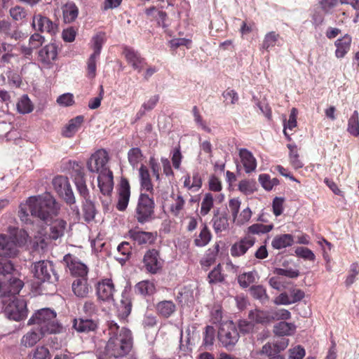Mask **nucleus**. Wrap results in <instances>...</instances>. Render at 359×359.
<instances>
[{"instance_id": "obj_1", "label": "nucleus", "mask_w": 359, "mask_h": 359, "mask_svg": "<svg viewBox=\"0 0 359 359\" xmlns=\"http://www.w3.org/2000/svg\"><path fill=\"white\" fill-rule=\"evenodd\" d=\"M8 233V236L0 233V275L11 276L0 280V295L3 299L11 300L20 292L24 283L15 276L16 272L9 259L18 255V247L27 244L30 237L25 230L15 227H9Z\"/></svg>"}, {"instance_id": "obj_2", "label": "nucleus", "mask_w": 359, "mask_h": 359, "mask_svg": "<svg viewBox=\"0 0 359 359\" xmlns=\"http://www.w3.org/2000/svg\"><path fill=\"white\" fill-rule=\"evenodd\" d=\"M60 205L50 194L29 197L19 206L18 216L25 223H32V218L36 217L46 223L50 222L49 238L53 240L64 235L67 223L64 219L54 217L58 215Z\"/></svg>"}, {"instance_id": "obj_3", "label": "nucleus", "mask_w": 359, "mask_h": 359, "mask_svg": "<svg viewBox=\"0 0 359 359\" xmlns=\"http://www.w3.org/2000/svg\"><path fill=\"white\" fill-rule=\"evenodd\" d=\"M109 156L104 149H99L93 153L87 161V168L93 173L97 174V184L100 192L107 196L111 194L114 188L113 173L107 163Z\"/></svg>"}, {"instance_id": "obj_4", "label": "nucleus", "mask_w": 359, "mask_h": 359, "mask_svg": "<svg viewBox=\"0 0 359 359\" xmlns=\"http://www.w3.org/2000/svg\"><path fill=\"white\" fill-rule=\"evenodd\" d=\"M109 339L105 353L109 358H119L126 355L132 346V335L129 330L119 326L114 321L108 324Z\"/></svg>"}, {"instance_id": "obj_5", "label": "nucleus", "mask_w": 359, "mask_h": 359, "mask_svg": "<svg viewBox=\"0 0 359 359\" xmlns=\"http://www.w3.org/2000/svg\"><path fill=\"white\" fill-rule=\"evenodd\" d=\"M28 324L36 325L41 334L59 333L62 328L56 320V313L49 309L39 310L29 320Z\"/></svg>"}, {"instance_id": "obj_6", "label": "nucleus", "mask_w": 359, "mask_h": 359, "mask_svg": "<svg viewBox=\"0 0 359 359\" xmlns=\"http://www.w3.org/2000/svg\"><path fill=\"white\" fill-rule=\"evenodd\" d=\"M31 271L38 283H53L58 280L53 263L48 260H41L32 264Z\"/></svg>"}, {"instance_id": "obj_7", "label": "nucleus", "mask_w": 359, "mask_h": 359, "mask_svg": "<svg viewBox=\"0 0 359 359\" xmlns=\"http://www.w3.org/2000/svg\"><path fill=\"white\" fill-rule=\"evenodd\" d=\"M4 313L8 318L15 321L25 319L27 316V302L22 298H11L2 300Z\"/></svg>"}, {"instance_id": "obj_8", "label": "nucleus", "mask_w": 359, "mask_h": 359, "mask_svg": "<svg viewBox=\"0 0 359 359\" xmlns=\"http://www.w3.org/2000/svg\"><path fill=\"white\" fill-rule=\"evenodd\" d=\"M218 339L222 346L228 349L234 346L239 339L236 325L232 321L221 323L218 330Z\"/></svg>"}, {"instance_id": "obj_9", "label": "nucleus", "mask_w": 359, "mask_h": 359, "mask_svg": "<svg viewBox=\"0 0 359 359\" xmlns=\"http://www.w3.org/2000/svg\"><path fill=\"white\" fill-rule=\"evenodd\" d=\"M53 186L55 191L67 203L72 205L75 203V197L67 177L62 175L56 176L53 180Z\"/></svg>"}, {"instance_id": "obj_10", "label": "nucleus", "mask_w": 359, "mask_h": 359, "mask_svg": "<svg viewBox=\"0 0 359 359\" xmlns=\"http://www.w3.org/2000/svg\"><path fill=\"white\" fill-rule=\"evenodd\" d=\"M154 202L148 195L142 194L136 209L137 219L140 223L147 222L153 215Z\"/></svg>"}, {"instance_id": "obj_11", "label": "nucleus", "mask_w": 359, "mask_h": 359, "mask_svg": "<svg viewBox=\"0 0 359 359\" xmlns=\"http://www.w3.org/2000/svg\"><path fill=\"white\" fill-rule=\"evenodd\" d=\"M57 56V48L55 43H48L43 46L38 53V62L42 68L50 69Z\"/></svg>"}, {"instance_id": "obj_12", "label": "nucleus", "mask_w": 359, "mask_h": 359, "mask_svg": "<svg viewBox=\"0 0 359 359\" xmlns=\"http://www.w3.org/2000/svg\"><path fill=\"white\" fill-rule=\"evenodd\" d=\"M32 27L39 32L54 35L57 32V25L49 18L41 14H34L32 22Z\"/></svg>"}, {"instance_id": "obj_13", "label": "nucleus", "mask_w": 359, "mask_h": 359, "mask_svg": "<svg viewBox=\"0 0 359 359\" xmlns=\"http://www.w3.org/2000/svg\"><path fill=\"white\" fill-rule=\"evenodd\" d=\"M114 285L110 278H104L98 282L97 294L100 299L104 302H111L114 300Z\"/></svg>"}, {"instance_id": "obj_14", "label": "nucleus", "mask_w": 359, "mask_h": 359, "mask_svg": "<svg viewBox=\"0 0 359 359\" xmlns=\"http://www.w3.org/2000/svg\"><path fill=\"white\" fill-rule=\"evenodd\" d=\"M255 243V238L253 236H245L231 245L230 249L231 255L234 257L244 255L254 245Z\"/></svg>"}, {"instance_id": "obj_15", "label": "nucleus", "mask_w": 359, "mask_h": 359, "mask_svg": "<svg viewBox=\"0 0 359 359\" xmlns=\"http://www.w3.org/2000/svg\"><path fill=\"white\" fill-rule=\"evenodd\" d=\"M144 264L146 269L151 273H156L162 267L163 262L159 257L158 251L151 250L144 256Z\"/></svg>"}, {"instance_id": "obj_16", "label": "nucleus", "mask_w": 359, "mask_h": 359, "mask_svg": "<svg viewBox=\"0 0 359 359\" xmlns=\"http://www.w3.org/2000/svg\"><path fill=\"white\" fill-rule=\"evenodd\" d=\"M130 196V187L128 181L122 178L118 188V197L116 208L120 211L126 209Z\"/></svg>"}, {"instance_id": "obj_17", "label": "nucleus", "mask_w": 359, "mask_h": 359, "mask_svg": "<svg viewBox=\"0 0 359 359\" xmlns=\"http://www.w3.org/2000/svg\"><path fill=\"white\" fill-rule=\"evenodd\" d=\"M0 32L6 37L15 40L25 38V34L16 25H13L8 20H0Z\"/></svg>"}, {"instance_id": "obj_18", "label": "nucleus", "mask_w": 359, "mask_h": 359, "mask_svg": "<svg viewBox=\"0 0 359 359\" xmlns=\"http://www.w3.org/2000/svg\"><path fill=\"white\" fill-rule=\"evenodd\" d=\"M123 54L128 63L131 65L135 70L140 72L146 64L144 59L140 54L130 48H126L123 50Z\"/></svg>"}, {"instance_id": "obj_19", "label": "nucleus", "mask_w": 359, "mask_h": 359, "mask_svg": "<svg viewBox=\"0 0 359 359\" xmlns=\"http://www.w3.org/2000/svg\"><path fill=\"white\" fill-rule=\"evenodd\" d=\"M71 273L75 276L84 277L88 274V269L86 264L81 262L77 258L67 255L64 257Z\"/></svg>"}, {"instance_id": "obj_20", "label": "nucleus", "mask_w": 359, "mask_h": 359, "mask_svg": "<svg viewBox=\"0 0 359 359\" xmlns=\"http://www.w3.org/2000/svg\"><path fill=\"white\" fill-rule=\"evenodd\" d=\"M239 156L247 173L254 172L257 168V161L253 154L246 149L239 150Z\"/></svg>"}, {"instance_id": "obj_21", "label": "nucleus", "mask_w": 359, "mask_h": 359, "mask_svg": "<svg viewBox=\"0 0 359 359\" xmlns=\"http://www.w3.org/2000/svg\"><path fill=\"white\" fill-rule=\"evenodd\" d=\"M248 318L257 324L267 325L272 322L271 311L254 309L249 312Z\"/></svg>"}, {"instance_id": "obj_22", "label": "nucleus", "mask_w": 359, "mask_h": 359, "mask_svg": "<svg viewBox=\"0 0 359 359\" xmlns=\"http://www.w3.org/2000/svg\"><path fill=\"white\" fill-rule=\"evenodd\" d=\"M128 234L139 245L151 244L155 239V236L152 233L140 231L137 229L130 230Z\"/></svg>"}, {"instance_id": "obj_23", "label": "nucleus", "mask_w": 359, "mask_h": 359, "mask_svg": "<svg viewBox=\"0 0 359 359\" xmlns=\"http://www.w3.org/2000/svg\"><path fill=\"white\" fill-rule=\"evenodd\" d=\"M97 323L92 320L83 318H75L73 321V327L78 332H89L97 328Z\"/></svg>"}, {"instance_id": "obj_24", "label": "nucleus", "mask_w": 359, "mask_h": 359, "mask_svg": "<svg viewBox=\"0 0 359 359\" xmlns=\"http://www.w3.org/2000/svg\"><path fill=\"white\" fill-rule=\"evenodd\" d=\"M212 222L213 229L217 233L226 231L229 228L227 215L224 213H219V210L215 212Z\"/></svg>"}, {"instance_id": "obj_25", "label": "nucleus", "mask_w": 359, "mask_h": 359, "mask_svg": "<svg viewBox=\"0 0 359 359\" xmlns=\"http://www.w3.org/2000/svg\"><path fill=\"white\" fill-rule=\"evenodd\" d=\"M83 121V117L82 116H78L71 119L62 130L63 136L66 137H73L81 128Z\"/></svg>"}, {"instance_id": "obj_26", "label": "nucleus", "mask_w": 359, "mask_h": 359, "mask_svg": "<svg viewBox=\"0 0 359 359\" xmlns=\"http://www.w3.org/2000/svg\"><path fill=\"white\" fill-rule=\"evenodd\" d=\"M172 203L170 205V213L175 217H179L182 214L185 205V200L179 194L171 195Z\"/></svg>"}, {"instance_id": "obj_27", "label": "nucleus", "mask_w": 359, "mask_h": 359, "mask_svg": "<svg viewBox=\"0 0 359 359\" xmlns=\"http://www.w3.org/2000/svg\"><path fill=\"white\" fill-rule=\"evenodd\" d=\"M351 43V37L348 35H345L341 39H339L335 42L337 47L335 55L338 58H341L348 52Z\"/></svg>"}, {"instance_id": "obj_28", "label": "nucleus", "mask_w": 359, "mask_h": 359, "mask_svg": "<svg viewBox=\"0 0 359 359\" xmlns=\"http://www.w3.org/2000/svg\"><path fill=\"white\" fill-rule=\"evenodd\" d=\"M293 243V236L285 233L276 236L271 242V245L274 249L280 250L291 246Z\"/></svg>"}, {"instance_id": "obj_29", "label": "nucleus", "mask_w": 359, "mask_h": 359, "mask_svg": "<svg viewBox=\"0 0 359 359\" xmlns=\"http://www.w3.org/2000/svg\"><path fill=\"white\" fill-rule=\"evenodd\" d=\"M297 109L296 108H292L290 111L288 120H286L285 118L283 120V133L288 140H290V134L288 131H292L297 126Z\"/></svg>"}, {"instance_id": "obj_30", "label": "nucleus", "mask_w": 359, "mask_h": 359, "mask_svg": "<svg viewBox=\"0 0 359 359\" xmlns=\"http://www.w3.org/2000/svg\"><path fill=\"white\" fill-rule=\"evenodd\" d=\"M158 315L163 318H169L176 310L175 304L172 301L165 300L158 302L156 306Z\"/></svg>"}, {"instance_id": "obj_31", "label": "nucleus", "mask_w": 359, "mask_h": 359, "mask_svg": "<svg viewBox=\"0 0 359 359\" xmlns=\"http://www.w3.org/2000/svg\"><path fill=\"white\" fill-rule=\"evenodd\" d=\"M16 109L20 114H27L33 111L34 106L27 95L21 96L17 103Z\"/></svg>"}, {"instance_id": "obj_32", "label": "nucleus", "mask_w": 359, "mask_h": 359, "mask_svg": "<svg viewBox=\"0 0 359 359\" xmlns=\"http://www.w3.org/2000/svg\"><path fill=\"white\" fill-rule=\"evenodd\" d=\"M212 239V234L209 229L206 225H203L200 232L194 238V244L197 247H205L206 246Z\"/></svg>"}, {"instance_id": "obj_33", "label": "nucleus", "mask_w": 359, "mask_h": 359, "mask_svg": "<svg viewBox=\"0 0 359 359\" xmlns=\"http://www.w3.org/2000/svg\"><path fill=\"white\" fill-rule=\"evenodd\" d=\"M296 330V326L291 323L281 321L273 327V332L278 336L292 335Z\"/></svg>"}, {"instance_id": "obj_34", "label": "nucleus", "mask_w": 359, "mask_h": 359, "mask_svg": "<svg viewBox=\"0 0 359 359\" xmlns=\"http://www.w3.org/2000/svg\"><path fill=\"white\" fill-rule=\"evenodd\" d=\"M145 13L151 20H156L159 26L163 27L166 26L165 21L167 15L163 11H159L156 7L152 6L146 9Z\"/></svg>"}, {"instance_id": "obj_35", "label": "nucleus", "mask_w": 359, "mask_h": 359, "mask_svg": "<svg viewBox=\"0 0 359 359\" xmlns=\"http://www.w3.org/2000/svg\"><path fill=\"white\" fill-rule=\"evenodd\" d=\"M64 20L67 23L72 22L76 20L79 14V8L72 2L66 4L62 9Z\"/></svg>"}, {"instance_id": "obj_36", "label": "nucleus", "mask_w": 359, "mask_h": 359, "mask_svg": "<svg viewBox=\"0 0 359 359\" xmlns=\"http://www.w3.org/2000/svg\"><path fill=\"white\" fill-rule=\"evenodd\" d=\"M139 176L142 189L147 191H151L153 190V185L151 181L149 170L146 166H140L139 169Z\"/></svg>"}, {"instance_id": "obj_37", "label": "nucleus", "mask_w": 359, "mask_h": 359, "mask_svg": "<svg viewBox=\"0 0 359 359\" xmlns=\"http://www.w3.org/2000/svg\"><path fill=\"white\" fill-rule=\"evenodd\" d=\"M105 41V33L100 32L95 34L91 39V48L93 50V52L91 54L100 56L102 46Z\"/></svg>"}, {"instance_id": "obj_38", "label": "nucleus", "mask_w": 359, "mask_h": 359, "mask_svg": "<svg viewBox=\"0 0 359 359\" xmlns=\"http://www.w3.org/2000/svg\"><path fill=\"white\" fill-rule=\"evenodd\" d=\"M135 290L142 295H151L156 292V286L153 281L142 280L135 285Z\"/></svg>"}, {"instance_id": "obj_39", "label": "nucleus", "mask_w": 359, "mask_h": 359, "mask_svg": "<svg viewBox=\"0 0 359 359\" xmlns=\"http://www.w3.org/2000/svg\"><path fill=\"white\" fill-rule=\"evenodd\" d=\"M74 183L80 195L84 199L89 198V191L86 184L84 175L81 171L79 172L77 175L74 177Z\"/></svg>"}, {"instance_id": "obj_40", "label": "nucleus", "mask_w": 359, "mask_h": 359, "mask_svg": "<svg viewBox=\"0 0 359 359\" xmlns=\"http://www.w3.org/2000/svg\"><path fill=\"white\" fill-rule=\"evenodd\" d=\"M44 334H41V331L39 330V332L33 330L27 332L24 335L21 339V344L25 346L31 347L39 341L41 337Z\"/></svg>"}, {"instance_id": "obj_41", "label": "nucleus", "mask_w": 359, "mask_h": 359, "mask_svg": "<svg viewBox=\"0 0 359 359\" xmlns=\"http://www.w3.org/2000/svg\"><path fill=\"white\" fill-rule=\"evenodd\" d=\"M100 60V56L90 54L87 60L86 76L90 79H93L96 76L97 64Z\"/></svg>"}, {"instance_id": "obj_42", "label": "nucleus", "mask_w": 359, "mask_h": 359, "mask_svg": "<svg viewBox=\"0 0 359 359\" xmlns=\"http://www.w3.org/2000/svg\"><path fill=\"white\" fill-rule=\"evenodd\" d=\"M74 293L81 297H85L88 293L87 282L83 279H76L72 283Z\"/></svg>"}, {"instance_id": "obj_43", "label": "nucleus", "mask_w": 359, "mask_h": 359, "mask_svg": "<svg viewBox=\"0 0 359 359\" xmlns=\"http://www.w3.org/2000/svg\"><path fill=\"white\" fill-rule=\"evenodd\" d=\"M214 205V196L211 193H206L201 201L200 214L202 216L207 215Z\"/></svg>"}, {"instance_id": "obj_44", "label": "nucleus", "mask_w": 359, "mask_h": 359, "mask_svg": "<svg viewBox=\"0 0 359 359\" xmlns=\"http://www.w3.org/2000/svg\"><path fill=\"white\" fill-rule=\"evenodd\" d=\"M257 278L258 276L256 271H250L241 274L238 278V281L241 287L245 288L255 283Z\"/></svg>"}, {"instance_id": "obj_45", "label": "nucleus", "mask_w": 359, "mask_h": 359, "mask_svg": "<svg viewBox=\"0 0 359 359\" xmlns=\"http://www.w3.org/2000/svg\"><path fill=\"white\" fill-rule=\"evenodd\" d=\"M128 159L133 168H137L143 160L141 150L137 147L130 149L128 152Z\"/></svg>"}, {"instance_id": "obj_46", "label": "nucleus", "mask_w": 359, "mask_h": 359, "mask_svg": "<svg viewBox=\"0 0 359 359\" xmlns=\"http://www.w3.org/2000/svg\"><path fill=\"white\" fill-rule=\"evenodd\" d=\"M287 147L290 150L289 157L290 162L294 169H299L303 167V163L299 158L297 147L295 144H288Z\"/></svg>"}, {"instance_id": "obj_47", "label": "nucleus", "mask_w": 359, "mask_h": 359, "mask_svg": "<svg viewBox=\"0 0 359 359\" xmlns=\"http://www.w3.org/2000/svg\"><path fill=\"white\" fill-rule=\"evenodd\" d=\"M347 130L351 135L355 137L359 135V115L357 111H354L348 119Z\"/></svg>"}, {"instance_id": "obj_48", "label": "nucleus", "mask_w": 359, "mask_h": 359, "mask_svg": "<svg viewBox=\"0 0 359 359\" xmlns=\"http://www.w3.org/2000/svg\"><path fill=\"white\" fill-rule=\"evenodd\" d=\"M259 182L262 187L266 191L271 190L275 186L279 184L277 178H271L267 174H262L259 176Z\"/></svg>"}, {"instance_id": "obj_49", "label": "nucleus", "mask_w": 359, "mask_h": 359, "mask_svg": "<svg viewBox=\"0 0 359 359\" xmlns=\"http://www.w3.org/2000/svg\"><path fill=\"white\" fill-rule=\"evenodd\" d=\"M83 209L85 220L87 222L93 220L96 215V210L95 205L89 200V198L85 199Z\"/></svg>"}, {"instance_id": "obj_50", "label": "nucleus", "mask_w": 359, "mask_h": 359, "mask_svg": "<svg viewBox=\"0 0 359 359\" xmlns=\"http://www.w3.org/2000/svg\"><path fill=\"white\" fill-rule=\"evenodd\" d=\"M278 36V34L274 32L266 34L262 45V48L269 51L276 45Z\"/></svg>"}, {"instance_id": "obj_51", "label": "nucleus", "mask_w": 359, "mask_h": 359, "mask_svg": "<svg viewBox=\"0 0 359 359\" xmlns=\"http://www.w3.org/2000/svg\"><path fill=\"white\" fill-rule=\"evenodd\" d=\"M250 294L254 298L259 299L262 303H265L269 299L266 290L262 285L251 287Z\"/></svg>"}, {"instance_id": "obj_52", "label": "nucleus", "mask_w": 359, "mask_h": 359, "mask_svg": "<svg viewBox=\"0 0 359 359\" xmlns=\"http://www.w3.org/2000/svg\"><path fill=\"white\" fill-rule=\"evenodd\" d=\"M273 224L264 225L262 224H255L248 228V233L252 234L266 233L271 231Z\"/></svg>"}, {"instance_id": "obj_53", "label": "nucleus", "mask_w": 359, "mask_h": 359, "mask_svg": "<svg viewBox=\"0 0 359 359\" xmlns=\"http://www.w3.org/2000/svg\"><path fill=\"white\" fill-rule=\"evenodd\" d=\"M10 15L15 21H21L25 19L27 15L25 9L20 6L13 7L9 11Z\"/></svg>"}, {"instance_id": "obj_54", "label": "nucleus", "mask_w": 359, "mask_h": 359, "mask_svg": "<svg viewBox=\"0 0 359 359\" xmlns=\"http://www.w3.org/2000/svg\"><path fill=\"white\" fill-rule=\"evenodd\" d=\"M359 273V266L357 263H353L351 265L349 274L345 280L346 287L351 285L355 280L356 276Z\"/></svg>"}, {"instance_id": "obj_55", "label": "nucleus", "mask_w": 359, "mask_h": 359, "mask_svg": "<svg viewBox=\"0 0 359 359\" xmlns=\"http://www.w3.org/2000/svg\"><path fill=\"white\" fill-rule=\"evenodd\" d=\"M253 321H248L246 320H241L239 321L238 327L240 332L243 334H252L255 332V325Z\"/></svg>"}, {"instance_id": "obj_56", "label": "nucleus", "mask_w": 359, "mask_h": 359, "mask_svg": "<svg viewBox=\"0 0 359 359\" xmlns=\"http://www.w3.org/2000/svg\"><path fill=\"white\" fill-rule=\"evenodd\" d=\"M289 359H302L306 354L305 349L300 345L295 346L288 350Z\"/></svg>"}, {"instance_id": "obj_57", "label": "nucleus", "mask_w": 359, "mask_h": 359, "mask_svg": "<svg viewBox=\"0 0 359 359\" xmlns=\"http://www.w3.org/2000/svg\"><path fill=\"white\" fill-rule=\"evenodd\" d=\"M238 189L245 195L251 194L255 191V183L249 180H241L238 184Z\"/></svg>"}, {"instance_id": "obj_58", "label": "nucleus", "mask_w": 359, "mask_h": 359, "mask_svg": "<svg viewBox=\"0 0 359 359\" xmlns=\"http://www.w3.org/2000/svg\"><path fill=\"white\" fill-rule=\"evenodd\" d=\"M295 254L299 257L310 261H313L316 257L314 253L311 250L304 247L297 248L295 250Z\"/></svg>"}, {"instance_id": "obj_59", "label": "nucleus", "mask_w": 359, "mask_h": 359, "mask_svg": "<svg viewBox=\"0 0 359 359\" xmlns=\"http://www.w3.org/2000/svg\"><path fill=\"white\" fill-rule=\"evenodd\" d=\"M272 321L279 320H289L291 318L290 312L285 309L271 311Z\"/></svg>"}, {"instance_id": "obj_60", "label": "nucleus", "mask_w": 359, "mask_h": 359, "mask_svg": "<svg viewBox=\"0 0 359 359\" xmlns=\"http://www.w3.org/2000/svg\"><path fill=\"white\" fill-rule=\"evenodd\" d=\"M45 41V38L40 34L34 33L29 39V46L33 49L39 48Z\"/></svg>"}, {"instance_id": "obj_61", "label": "nucleus", "mask_w": 359, "mask_h": 359, "mask_svg": "<svg viewBox=\"0 0 359 359\" xmlns=\"http://www.w3.org/2000/svg\"><path fill=\"white\" fill-rule=\"evenodd\" d=\"M208 279L210 283L222 282L224 280L223 275L221 273V267L218 265L214 268L208 274Z\"/></svg>"}, {"instance_id": "obj_62", "label": "nucleus", "mask_w": 359, "mask_h": 359, "mask_svg": "<svg viewBox=\"0 0 359 359\" xmlns=\"http://www.w3.org/2000/svg\"><path fill=\"white\" fill-rule=\"evenodd\" d=\"M224 100L227 104H235L238 101V95L233 89L228 88L222 94Z\"/></svg>"}, {"instance_id": "obj_63", "label": "nucleus", "mask_w": 359, "mask_h": 359, "mask_svg": "<svg viewBox=\"0 0 359 359\" xmlns=\"http://www.w3.org/2000/svg\"><path fill=\"white\" fill-rule=\"evenodd\" d=\"M252 217V211L249 208H246L241 211L236 219H233L237 224L243 225L247 223Z\"/></svg>"}, {"instance_id": "obj_64", "label": "nucleus", "mask_w": 359, "mask_h": 359, "mask_svg": "<svg viewBox=\"0 0 359 359\" xmlns=\"http://www.w3.org/2000/svg\"><path fill=\"white\" fill-rule=\"evenodd\" d=\"M57 103L62 107L72 106L74 103V95L71 93H64L57 98Z\"/></svg>"}]
</instances>
